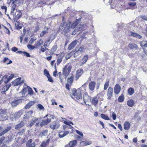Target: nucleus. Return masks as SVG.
<instances>
[{"mask_svg": "<svg viewBox=\"0 0 147 147\" xmlns=\"http://www.w3.org/2000/svg\"><path fill=\"white\" fill-rule=\"evenodd\" d=\"M72 94L73 96L72 98L73 99L78 100V101L79 102L82 103V102H80V100L83 101L82 96L80 89H78L77 90H74L73 91Z\"/></svg>", "mask_w": 147, "mask_h": 147, "instance_id": "f257e3e1", "label": "nucleus"}, {"mask_svg": "<svg viewBox=\"0 0 147 147\" xmlns=\"http://www.w3.org/2000/svg\"><path fill=\"white\" fill-rule=\"evenodd\" d=\"M23 111L22 110H20L17 112L11 115L10 116V118L12 121L16 120L23 114Z\"/></svg>", "mask_w": 147, "mask_h": 147, "instance_id": "f03ea898", "label": "nucleus"}, {"mask_svg": "<svg viewBox=\"0 0 147 147\" xmlns=\"http://www.w3.org/2000/svg\"><path fill=\"white\" fill-rule=\"evenodd\" d=\"M24 80L23 78H17L12 82L13 86L21 85L24 82Z\"/></svg>", "mask_w": 147, "mask_h": 147, "instance_id": "7ed1b4c3", "label": "nucleus"}, {"mask_svg": "<svg viewBox=\"0 0 147 147\" xmlns=\"http://www.w3.org/2000/svg\"><path fill=\"white\" fill-rule=\"evenodd\" d=\"M86 28V26L85 25L79 24L77 26L74 31H73V32H72L71 34L72 35H75L78 31L85 30Z\"/></svg>", "mask_w": 147, "mask_h": 147, "instance_id": "20e7f679", "label": "nucleus"}, {"mask_svg": "<svg viewBox=\"0 0 147 147\" xmlns=\"http://www.w3.org/2000/svg\"><path fill=\"white\" fill-rule=\"evenodd\" d=\"M71 67L70 66H69L68 67L67 65L65 66L63 69V74L65 76V79L66 78L71 71Z\"/></svg>", "mask_w": 147, "mask_h": 147, "instance_id": "39448f33", "label": "nucleus"}, {"mask_svg": "<svg viewBox=\"0 0 147 147\" xmlns=\"http://www.w3.org/2000/svg\"><path fill=\"white\" fill-rule=\"evenodd\" d=\"M60 125V124L58 122H54L50 124V127L54 130L59 128Z\"/></svg>", "mask_w": 147, "mask_h": 147, "instance_id": "423d86ee", "label": "nucleus"}, {"mask_svg": "<svg viewBox=\"0 0 147 147\" xmlns=\"http://www.w3.org/2000/svg\"><path fill=\"white\" fill-rule=\"evenodd\" d=\"M113 88L110 87L109 88L107 93V99L109 100L113 96Z\"/></svg>", "mask_w": 147, "mask_h": 147, "instance_id": "0eeeda50", "label": "nucleus"}, {"mask_svg": "<svg viewBox=\"0 0 147 147\" xmlns=\"http://www.w3.org/2000/svg\"><path fill=\"white\" fill-rule=\"evenodd\" d=\"M83 101H84V103L86 104V102H89L91 101V97L90 96L87 95L86 94H85L83 96V98H82Z\"/></svg>", "mask_w": 147, "mask_h": 147, "instance_id": "6e6552de", "label": "nucleus"}, {"mask_svg": "<svg viewBox=\"0 0 147 147\" xmlns=\"http://www.w3.org/2000/svg\"><path fill=\"white\" fill-rule=\"evenodd\" d=\"M26 121H22L19 124L16 125L15 126V129L17 130H18L20 128L23 127L25 124Z\"/></svg>", "mask_w": 147, "mask_h": 147, "instance_id": "1a4fd4ad", "label": "nucleus"}, {"mask_svg": "<svg viewBox=\"0 0 147 147\" xmlns=\"http://www.w3.org/2000/svg\"><path fill=\"white\" fill-rule=\"evenodd\" d=\"M51 118H47L46 120H43L42 121L40 125L41 127H43L45 125H47L51 121Z\"/></svg>", "mask_w": 147, "mask_h": 147, "instance_id": "9d476101", "label": "nucleus"}, {"mask_svg": "<svg viewBox=\"0 0 147 147\" xmlns=\"http://www.w3.org/2000/svg\"><path fill=\"white\" fill-rule=\"evenodd\" d=\"M78 41L76 40H75L72 42L69 45L68 49L69 50L72 49L76 46Z\"/></svg>", "mask_w": 147, "mask_h": 147, "instance_id": "9b49d317", "label": "nucleus"}, {"mask_svg": "<svg viewBox=\"0 0 147 147\" xmlns=\"http://www.w3.org/2000/svg\"><path fill=\"white\" fill-rule=\"evenodd\" d=\"M121 90L120 86L118 84H116L114 87V92L115 93L118 94L120 92Z\"/></svg>", "mask_w": 147, "mask_h": 147, "instance_id": "f8f14e48", "label": "nucleus"}, {"mask_svg": "<svg viewBox=\"0 0 147 147\" xmlns=\"http://www.w3.org/2000/svg\"><path fill=\"white\" fill-rule=\"evenodd\" d=\"M24 85L26 86L23 88L22 91L20 92L22 94V97H23L26 96L28 95L27 92H28V86H27L26 85V84H25Z\"/></svg>", "mask_w": 147, "mask_h": 147, "instance_id": "ddd939ff", "label": "nucleus"}, {"mask_svg": "<svg viewBox=\"0 0 147 147\" xmlns=\"http://www.w3.org/2000/svg\"><path fill=\"white\" fill-rule=\"evenodd\" d=\"M33 113V112L32 111H28L24 115V119L25 120L29 119Z\"/></svg>", "mask_w": 147, "mask_h": 147, "instance_id": "4468645a", "label": "nucleus"}, {"mask_svg": "<svg viewBox=\"0 0 147 147\" xmlns=\"http://www.w3.org/2000/svg\"><path fill=\"white\" fill-rule=\"evenodd\" d=\"M96 83L95 82L91 81L89 83V88L90 90L92 91L95 88Z\"/></svg>", "mask_w": 147, "mask_h": 147, "instance_id": "2eb2a0df", "label": "nucleus"}, {"mask_svg": "<svg viewBox=\"0 0 147 147\" xmlns=\"http://www.w3.org/2000/svg\"><path fill=\"white\" fill-rule=\"evenodd\" d=\"M44 42L43 40L41 39H39L38 41L36 42L34 46H35L36 48H39L41 45L43 44Z\"/></svg>", "mask_w": 147, "mask_h": 147, "instance_id": "dca6fc26", "label": "nucleus"}, {"mask_svg": "<svg viewBox=\"0 0 147 147\" xmlns=\"http://www.w3.org/2000/svg\"><path fill=\"white\" fill-rule=\"evenodd\" d=\"M88 58V57L87 55H84L81 60V64L80 65L82 66L86 63L87 61Z\"/></svg>", "mask_w": 147, "mask_h": 147, "instance_id": "f3484780", "label": "nucleus"}, {"mask_svg": "<svg viewBox=\"0 0 147 147\" xmlns=\"http://www.w3.org/2000/svg\"><path fill=\"white\" fill-rule=\"evenodd\" d=\"M22 102L21 100L20 99H18L15 100L11 103V105L13 107H16L20 103Z\"/></svg>", "mask_w": 147, "mask_h": 147, "instance_id": "a211bd4d", "label": "nucleus"}, {"mask_svg": "<svg viewBox=\"0 0 147 147\" xmlns=\"http://www.w3.org/2000/svg\"><path fill=\"white\" fill-rule=\"evenodd\" d=\"M35 102L34 101H31L29 102L25 106L24 108L25 109H27L30 108L32 105H33Z\"/></svg>", "mask_w": 147, "mask_h": 147, "instance_id": "6ab92c4d", "label": "nucleus"}, {"mask_svg": "<svg viewBox=\"0 0 147 147\" xmlns=\"http://www.w3.org/2000/svg\"><path fill=\"white\" fill-rule=\"evenodd\" d=\"M38 119V118L35 117L32 118L29 125V127H31Z\"/></svg>", "mask_w": 147, "mask_h": 147, "instance_id": "aec40b11", "label": "nucleus"}, {"mask_svg": "<svg viewBox=\"0 0 147 147\" xmlns=\"http://www.w3.org/2000/svg\"><path fill=\"white\" fill-rule=\"evenodd\" d=\"M69 134V131H65L64 132L63 131H61L59 133V135L60 138H62Z\"/></svg>", "mask_w": 147, "mask_h": 147, "instance_id": "412c9836", "label": "nucleus"}, {"mask_svg": "<svg viewBox=\"0 0 147 147\" xmlns=\"http://www.w3.org/2000/svg\"><path fill=\"white\" fill-rule=\"evenodd\" d=\"M83 71V69H79L77 71L76 76V77L77 79H78L82 74Z\"/></svg>", "mask_w": 147, "mask_h": 147, "instance_id": "4be33fe9", "label": "nucleus"}, {"mask_svg": "<svg viewBox=\"0 0 147 147\" xmlns=\"http://www.w3.org/2000/svg\"><path fill=\"white\" fill-rule=\"evenodd\" d=\"M86 48L84 46H82L79 48L78 50L77 51L76 53H81L84 51Z\"/></svg>", "mask_w": 147, "mask_h": 147, "instance_id": "5701e85b", "label": "nucleus"}, {"mask_svg": "<svg viewBox=\"0 0 147 147\" xmlns=\"http://www.w3.org/2000/svg\"><path fill=\"white\" fill-rule=\"evenodd\" d=\"M11 86V84L10 83L4 86L2 88V92H4L8 90Z\"/></svg>", "mask_w": 147, "mask_h": 147, "instance_id": "b1692460", "label": "nucleus"}, {"mask_svg": "<svg viewBox=\"0 0 147 147\" xmlns=\"http://www.w3.org/2000/svg\"><path fill=\"white\" fill-rule=\"evenodd\" d=\"M130 127V124L128 122H125L124 124V129L125 130L129 129Z\"/></svg>", "mask_w": 147, "mask_h": 147, "instance_id": "393cba45", "label": "nucleus"}, {"mask_svg": "<svg viewBox=\"0 0 147 147\" xmlns=\"http://www.w3.org/2000/svg\"><path fill=\"white\" fill-rule=\"evenodd\" d=\"M134 104V102L133 100L132 99L129 100L127 102V104L129 107H133Z\"/></svg>", "mask_w": 147, "mask_h": 147, "instance_id": "a878e982", "label": "nucleus"}, {"mask_svg": "<svg viewBox=\"0 0 147 147\" xmlns=\"http://www.w3.org/2000/svg\"><path fill=\"white\" fill-rule=\"evenodd\" d=\"M49 28H44V30L42 31L40 34V36L41 37H42L46 33L48 32Z\"/></svg>", "mask_w": 147, "mask_h": 147, "instance_id": "bb28decb", "label": "nucleus"}, {"mask_svg": "<svg viewBox=\"0 0 147 147\" xmlns=\"http://www.w3.org/2000/svg\"><path fill=\"white\" fill-rule=\"evenodd\" d=\"M51 37H49L48 40L45 42L44 43L45 46H47V47L49 46L51 43V42L54 39V38L51 40Z\"/></svg>", "mask_w": 147, "mask_h": 147, "instance_id": "cd10ccee", "label": "nucleus"}, {"mask_svg": "<svg viewBox=\"0 0 147 147\" xmlns=\"http://www.w3.org/2000/svg\"><path fill=\"white\" fill-rule=\"evenodd\" d=\"M49 139L47 140L43 141L41 145V147H46V146L49 144Z\"/></svg>", "mask_w": 147, "mask_h": 147, "instance_id": "c85d7f7f", "label": "nucleus"}, {"mask_svg": "<svg viewBox=\"0 0 147 147\" xmlns=\"http://www.w3.org/2000/svg\"><path fill=\"white\" fill-rule=\"evenodd\" d=\"M98 101V98L97 97H94L92 99V102L93 104L95 106L97 104Z\"/></svg>", "mask_w": 147, "mask_h": 147, "instance_id": "c756f323", "label": "nucleus"}, {"mask_svg": "<svg viewBox=\"0 0 147 147\" xmlns=\"http://www.w3.org/2000/svg\"><path fill=\"white\" fill-rule=\"evenodd\" d=\"M77 143L76 140L71 141L69 143V145L70 147H73L75 146Z\"/></svg>", "mask_w": 147, "mask_h": 147, "instance_id": "7c9ffc66", "label": "nucleus"}, {"mask_svg": "<svg viewBox=\"0 0 147 147\" xmlns=\"http://www.w3.org/2000/svg\"><path fill=\"white\" fill-rule=\"evenodd\" d=\"M11 128V127H7V128L3 131L1 132L0 134V136L4 135L5 134L7 133L8 131H9Z\"/></svg>", "mask_w": 147, "mask_h": 147, "instance_id": "2f4dec72", "label": "nucleus"}, {"mask_svg": "<svg viewBox=\"0 0 147 147\" xmlns=\"http://www.w3.org/2000/svg\"><path fill=\"white\" fill-rule=\"evenodd\" d=\"M57 48V45H55L53 46L52 48L50 53L51 54H53L54 52H55Z\"/></svg>", "mask_w": 147, "mask_h": 147, "instance_id": "473e14b6", "label": "nucleus"}, {"mask_svg": "<svg viewBox=\"0 0 147 147\" xmlns=\"http://www.w3.org/2000/svg\"><path fill=\"white\" fill-rule=\"evenodd\" d=\"M140 45L142 47H147V41L141 42H140Z\"/></svg>", "mask_w": 147, "mask_h": 147, "instance_id": "72a5a7b5", "label": "nucleus"}, {"mask_svg": "<svg viewBox=\"0 0 147 147\" xmlns=\"http://www.w3.org/2000/svg\"><path fill=\"white\" fill-rule=\"evenodd\" d=\"M128 46L131 49H137L138 48L137 45L135 44H129L128 45Z\"/></svg>", "mask_w": 147, "mask_h": 147, "instance_id": "f704fd0d", "label": "nucleus"}, {"mask_svg": "<svg viewBox=\"0 0 147 147\" xmlns=\"http://www.w3.org/2000/svg\"><path fill=\"white\" fill-rule=\"evenodd\" d=\"M48 132L47 130H44L42 131L39 134V136L41 137L42 136H45L47 135V133Z\"/></svg>", "mask_w": 147, "mask_h": 147, "instance_id": "c9c22d12", "label": "nucleus"}, {"mask_svg": "<svg viewBox=\"0 0 147 147\" xmlns=\"http://www.w3.org/2000/svg\"><path fill=\"white\" fill-rule=\"evenodd\" d=\"M128 93L130 95H132L134 92V89L132 88H130L128 90Z\"/></svg>", "mask_w": 147, "mask_h": 147, "instance_id": "e433bc0d", "label": "nucleus"}, {"mask_svg": "<svg viewBox=\"0 0 147 147\" xmlns=\"http://www.w3.org/2000/svg\"><path fill=\"white\" fill-rule=\"evenodd\" d=\"M15 26L16 28L17 29H19L22 28V27L18 21H16L15 24Z\"/></svg>", "mask_w": 147, "mask_h": 147, "instance_id": "4c0bfd02", "label": "nucleus"}, {"mask_svg": "<svg viewBox=\"0 0 147 147\" xmlns=\"http://www.w3.org/2000/svg\"><path fill=\"white\" fill-rule=\"evenodd\" d=\"M21 13L20 11H16L15 13V15L18 19H19L21 17Z\"/></svg>", "mask_w": 147, "mask_h": 147, "instance_id": "58836bf2", "label": "nucleus"}, {"mask_svg": "<svg viewBox=\"0 0 147 147\" xmlns=\"http://www.w3.org/2000/svg\"><path fill=\"white\" fill-rule=\"evenodd\" d=\"M124 97L123 94H121L119 96L118 98V100L119 102H122L124 101Z\"/></svg>", "mask_w": 147, "mask_h": 147, "instance_id": "ea45409f", "label": "nucleus"}, {"mask_svg": "<svg viewBox=\"0 0 147 147\" xmlns=\"http://www.w3.org/2000/svg\"><path fill=\"white\" fill-rule=\"evenodd\" d=\"M63 56H62L61 55H59L58 57L57 60V65H59V64H60L63 58Z\"/></svg>", "mask_w": 147, "mask_h": 147, "instance_id": "a19ab883", "label": "nucleus"}, {"mask_svg": "<svg viewBox=\"0 0 147 147\" xmlns=\"http://www.w3.org/2000/svg\"><path fill=\"white\" fill-rule=\"evenodd\" d=\"M100 116L102 118L105 120H110V119L105 114H102L100 115Z\"/></svg>", "mask_w": 147, "mask_h": 147, "instance_id": "79ce46f5", "label": "nucleus"}, {"mask_svg": "<svg viewBox=\"0 0 147 147\" xmlns=\"http://www.w3.org/2000/svg\"><path fill=\"white\" fill-rule=\"evenodd\" d=\"M46 47H47V46H45L44 45H43V46H42L41 47L40 50L42 52H44L45 51L48 50V49L46 48Z\"/></svg>", "mask_w": 147, "mask_h": 147, "instance_id": "37998d69", "label": "nucleus"}, {"mask_svg": "<svg viewBox=\"0 0 147 147\" xmlns=\"http://www.w3.org/2000/svg\"><path fill=\"white\" fill-rule=\"evenodd\" d=\"M28 94H32L33 93V92L32 89L30 88L29 86H28Z\"/></svg>", "mask_w": 147, "mask_h": 147, "instance_id": "c03bdc74", "label": "nucleus"}, {"mask_svg": "<svg viewBox=\"0 0 147 147\" xmlns=\"http://www.w3.org/2000/svg\"><path fill=\"white\" fill-rule=\"evenodd\" d=\"M109 81L106 82L104 84V89L105 90H106L109 86Z\"/></svg>", "mask_w": 147, "mask_h": 147, "instance_id": "a18cd8bd", "label": "nucleus"}, {"mask_svg": "<svg viewBox=\"0 0 147 147\" xmlns=\"http://www.w3.org/2000/svg\"><path fill=\"white\" fill-rule=\"evenodd\" d=\"M74 76H71L67 79V81L68 83L71 84L73 81Z\"/></svg>", "mask_w": 147, "mask_h": 147, "instance_id": "49530a36", "label": "nucleus"}, {"mask_svg": "<svg viewBox=\"0 0 147 147\" xmlns=\"http://www.w3.org/2000/svg\"><path fill=\"white\" fill-rule=\"evenodd\" d=\"M81 144L84 145H89L91 144V142H81Z\"/></svg>", "mask_w": 147, "mask_h": 147, "instance_id": "de8ad7c7", "label": "nucleus"}, {"mask_svg": "<svg viewBox=\"0 0 147 147\" xmlns=\"http://www.w3.org/2000/svg\"><path fill=\"white\" fill-rule=\"evenodd\" d=\"M72 54L71 52L67 54L65 56L66 59H69L72 56Z\"/></svg>", "mask_w": 147, "mask_h": 147, "instance_id": "09e8293b", "label": "nucleus"}, {"mask_svg": "<svg viewBox=\"0 0 147 147\" xmlns=\"http://www.w3.org/2000/svg\"><path fill=\"white\" fill-rule=\"evenodd\" d=\"M77 22H73L71 24V28H70V29H71L72 28H74L76 25H77Z\"/></svg>", "mask_w": 147, "mask_h": 147, "instance_id": "8fccbe9b", "label": "nucleus"}, {"mask_svg": "<svg viewBox=\"0 0 147 147\" xmlns=\"http://www.w3.org/2000/svg\"><path fill=\"white\" fill-rule=\"evenodd\" d=\"M44 74L47 77L49 76L50 75L49 71L46 69H44Z\"/></svg>", "mask_w": 147, "mask_h": 147, "instance_id": "3c124183", "label": "nucleus"}, {"mask_svg": "<svg viewBox=\"0 0 147 147\" xmlns=\"http://www.w3.org/2000/svg\"><path fill=\"white\" fill-rule=\"evenodd\" d=\"M27 48L28 49H30L31 50H32L34 49V48H35V46H33L31 45H28L27 46Z\"/></svg>", "mask_w": 147, "mask_h": 147, "instance_id": "603ef678", "label": "nucleus"}, {"mask_svg": "<svg viewBox=\"0 0 147 147\" xmlns=\"http://www.w3.org/2000/svg\"><path fill=\"white\" fill-rule=\"evenodd\" d=\"M129 34L132 36L136 37L138 34L132 32H130Z\"/></svg>", "mask_w": 147, "mask_h": 147, "instance_id": "864d4df0", "label": "nucleus"}, {"mask_svg": "<svg viewBox=\"0 0 147 147\" xmlns=\"http://www.w3.org/2000/svg\"><path fill=\"white\" fill-rule=\"evenodd\" d=\"M128 4L130 7H134L136 5V2H129Z\"/></svg>", "mask_w": 147, "mask_h": 147, "instance_id": "5fc2aeb1", "label": "nucleus"}, {"mask_svg": "<svg viewBox=\"0 0 147 147\" xmlns=\"http://www.w3.org/2000/svg\"><path fill=\"white\" fill-rule=\"evenodd\" d=\"M16 5H13L11 8V13H13L14 12V11L15 10V9L16 7Z\"/></svg>", "mask_w": 147, "mask_h": 147, "instance_id": "6e6d98bb", "label": "nucleus"}, {"mask_svg": "<svg viewBox=\"0 0 147 147\" xmlns=\"http://www.w3.org/2000/svg\"><path fill=\"white\" fill-rule=\"evenodd\" d=\"M47 77L48 78V80L49 81L51 82H53V80L52 77L50 76V75H49V76H48Z\"/></svg>", "mask_w": 147, "mask_h": 147, "instance_id": "4d7b16f0", "label": "nucleus"}, {"mask_svg": "<svg viewBox=\"0 0 147 147\" xmlns=\"http://www.w3.org/2000/svg\"><path fill=\"white\" fill-rule=\"evenodd\" d=\"M32 140L31 139H30L28 140L26 144V146H28V145L31 144V143H32Z\"/></svg>", "mask_w": 147, "mask_h": 147, "instance_id": "13d9d810", "label": "nucleus"}, {"mask_svg": "<svg viewBox=\"0 0 147 147\" xmlns=\"http://www.w3.org/2000/svg\"><path fill=\"white\" fill-rule=\"evenodd\" d=\"M112 116L113 119L114 120H115L116 119L117 116L116 115V114L115 113L113 112L112 113Z\"/></svg>", "mask_w": 147, "mask_h": 147, "instance_id": "bf43d9fd", "label": "nucleus"}, {"mask_svg": "<svg viewBox=\"0 0 147 147\" xmlns=\"http://www.w3.org/2000/svg\"><path fill=\"white\" fill-rule=\"evenodd\" d=\"M51 101L52 102V105H54V104L55 105H57V104L56 102L55 101V100L54 99H52L51 100Z\"/></svg>", "mask_w": 147, "mask_h": 147, "instance_id": "052dcab7", "label": "nucleus"}, {"mask_svg": "<svg viewBox=\"0 0 147 147\" xmlns=\"http://www.w3.org/2000/svg\"><path fill=\"white\" fill-rule=\"evenodd\" d=\"M76 131L78 134L80 136H82V137H83V135L82 132L78 130H76Z\"/></svg>", "mask_w": 147, "mask_h": 147, "instance_id": "680f3d73", "label": "nucleus"}, {"mask_svg": "<svg viewBox=\"0 0 147 147\" xmlns=\"http://www.w3.org/2000/svg\"><path fill=\"white\" fill-rule=\"evenodd\" d=\"M65 24V23L64 22H62L59 27V28L60 29H62Z\"/></svg>", "mask_w": 147, "mask_h": 147, "instance_id": "e2e57ef3", "label": "nucleus"}, {"mask_svg": "<svg viewBox=\"0 0 147 147\" xmlns=\"http://www.w3.org/2000/svg\"><path fill=\"white\" fill-rule=\"evenodd\" d=\"M23 54L25 56H26L27 57H30V55L28 53L26 52L25 51L23 52Z\"/></svg>", "mask_w": 147, "mask_h": 147, "instance_id": "0e129e2a", "label": "nucleus"}, {"mask_svg": "<svg viewBox=\"0 0 147 147\" xmlns=\"http://www.w3.org/2000/svg\"><path fill=\"white\" fill-rule=\"evenodd\" d=\"M3 26L7 30V31L6 32V33L8 34L9 35L10 32L9 30L5 26Z\"/></svg>", "mask_w": 147, "mask_h": 147, "instance_id": "69168bd1", "label": "nucleus"}, {"mask_svg": "<svg viewBox=\"0 0 147 147\" xmlns=\"http://www.w3.org/2000/svg\"><path fill=\"white\" fill-rule=\"evenodd\" d=\"M28 147H35V142H33L30 145H28Z\"/></svg>", "mask_w": 147, "mask_h": 147, "instance_id": "338daca9", "label": "nucleus"}, {"mask_svg": "<svg viewBox=\"0 0 147 147\" xmlns=\"http://www.w3.org/2000/svg\"><path fill=\"white\" fill-rule=\"evenodd\" d=\"M38 107L40 109H44V108L43 107V106L40 104H38Z\"/></svg>", "mask_w": 147, "mask_h": 147, "instance_id": "774afa93", "label": "nucleus"}]
</instances>
